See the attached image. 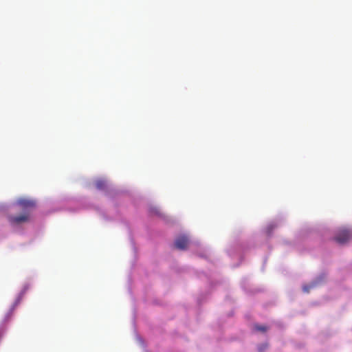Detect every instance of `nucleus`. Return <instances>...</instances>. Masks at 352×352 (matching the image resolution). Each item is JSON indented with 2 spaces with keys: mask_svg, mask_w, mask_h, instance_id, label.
<instances>
[{
  "mask_svg": "<svg viewBox=\"0 0 352 352\" xmlns=\"http://www.w3.org/2000/svg\"><path fill=\"white\" fill-rule=\"evenodd\" d=\"M254 329L258 331L265 332L267 330V327L264 325L255 324Z\"/></svg>",
  "mask_w": 352,
  "mask_h": 352,
  "instance_id": "39448f33",
  "label": "nucleus"
},
{
  "mask_svg": "<svg viewBox=\"0 0 352 352\" xmlns=\"http://www.w3.org/2000/svg\"><path fill=\"white\" fill-rule=\"evenodd\" d=\"M352 238V232L349 229L342 228L338 231L334 236V241L339 244H344Z\"/></svg>",
  "mask_w": 352,
  "mask_h": 352,
  "instance_id": "f257e3e1",
  "label": "nucleus"
},
{
  "mask_svg": "<svg viewBox=\"0 0 352 352\" xmlns=\"http://www.w3.org/2000/svg\"><path fill=\"white\" fill-rule=\"evenodd\" d=\"M267 347V344H264L259 348V351L263 352Z\"/></svg>",
  "mask_w": 352,
  "mask_h": 352,
  "instance_id": "0eeeda50",
  "label": "nucleus"
},
{
  "mask_svg": "<svg viewBox=\"0 0 352 352\" xmlns=\"http://www.w3.org/2000/svg\"><path fill=\"white\" fill-rule=\"evenodd\" d=\"M17 204L23 212H28L30 214H31L32 210L36 206L34 201L27 199H20L18 200Z\"/></svg>",
  "mask_w": 352,
  "mask_h": 352,
  "instance_id": "7ed1b4c3",
  "label": "nucleus"
},
{
  "mask_svg": "<svg viewBox=\"0 0 352 352\" xmlns=\"http://www.w3.org/2000/svg\"><path fill=\"white\" fill-rule=\"evenodd\" d=\"M105 186V182L103 180H98L96 182V187L99 190L104 188Z\"/></svg>",
  "mask_w": 352,
  "mask_h": 352,
  "instance_id": "423d86ee",
  "label": "nucleus"
},
{
  "mask_svg": "<svg viewBox=\"0 0 352 352\" xmlns=\"http://www.w3.org/2000/svg\"><path fill=\"white\" fill-rule=\"evenodd\" d=\"M310 287H309V286H305V287H303V290H304L305 292H309V289H310Z\"/></svg>",
  "mask_w": 352,
  "mask_h": 352,
  "instance_id": "6e6552de",
  "label": "nucleus"
},
{
  "mask_svg": "<svg viewBox=\"0 0 352 352\" xmlns=\"http://www.w3.org/2000/svg\"><path fill=\"white\" fill-rule=\"evenodd\" d=\"M188 239L186 236H179L175 241V247L178 250H186L188 247Z\"/></svg>",
  "mask_w": 352,
  "mask_h": 352,
  "instance_id": "20e7f679",
  "label": "nucleus"
},
{
  "mask_svg": "<svg viewBox=\"0 0 352 352\" xmlns=\"http://www.w3.org/2000/svg\"><path fill=\"white\" fill-rule=\"evenodd\" d=\"M30 214L28 212H23L22 214L16 216H9L8 221L10 224L15 226L29 221Z\"/></svg>",
  "mask_w": 352,
  "mask_h": 352,
  "instance_id": "f03ea898",
  "label": "nucleus"
}]
</instances>
